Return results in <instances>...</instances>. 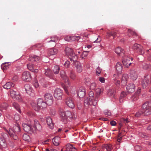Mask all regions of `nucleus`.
<instances>
[{
    "instance_id": "nucleus-56",
    "label": "nucleus",
    "mask_w": 151,
    "mask_h": 151,
    "mask_svg": "<svg viewBox=\"0 0 151 151\" xmlns=\"http://www.w3.org/2000/svg\"><path fill=\"white\" fill-rule=\"evenodd\" d=\"M141 148L140 146L139 145H136L134 147V149L136 151H139Z\"/></svg>"
},
{
    "instance_id": "nucleus-42",
    "label": "nucleus",
    "mask_w": 151,
    "mask_h": 151,
    "mask_svg": "<svg viewBox=\"0 0 151 151\" xmlns=\"http://www.w3.org/2000/svg\"><path fill=\"white\" fill-rule=\"evenodd\" d=\"M67 150H68L69 151H75L76 148L73 147L72 145L68 144L67 145Z\"/></svg>"
},
{
    "instance_id": "nucleus-58",
    "label": "nucleus",
    "mask_w": 151,
    "mask_h": 151,
    "mask_svg": "<svg viewBox=\"0 0 151 151\" xmlns=\"http://www.w3.org/2000/svg\"><path fill=\"white\" fill-rule=\"evenodd\" d=\"M101 40L100 37L98 36L97 39L94 41H93L94 43H99Z\"/></svg>"
},
{
    "instance_id": "nucleus-38",
    "label": "nucleus",
    "mask_w": 151,
    "mask_h": 151,
    "mask_svg": "<svg viewBox=\"0 0 151 151\" xmlns=\"http://www.w3.org/2000/svg\"><path fill=\"white\" fill-rule=\"evenodd\" d=\"M114 51L118 55H119L121 52L124 53L125 52L124 50L120 47H118L116 48L115 49Z\"/></svg>"
},
{
    "instance_id": "nucleus-9",
    "label": "nucleus",
    "mask_w": 151,
    "mask_h": 151,
    "mask_svg": "<svg viewBox=\"0 0 151 151\" xmlns=\"http://www.w3.org/2000/svg\"><path fill=\"white\" fill-rule=\"evenodd\" d=\"M97 102L98 99H95L94 101H93V100L90 101L89 98H86L84 100V104L85 106H88L89 105H90L91 103L93 106H95L97 105Z\"/></svg>"
},
{
    "instance_id": "nucleus-47",
    "label": "nucleus",
    "mask_w": 151,
    "mask_h": 151,
    "mask_svg": "<svg viewBox=\"0 0 151 151\" xmlns=\"http://www.w3.org/2000/svg\"><path fill=\"white\" fill-rule=\"evenodd\" d=\"M103 90L100 88H98L96 89V92L97 95H99L102 92Z\"/></svg>"
},
{
    "instance_id": "nucleus-50",
    "label": "nucleus",
    "mask_w": 151,
    "mask_h": 151,
    "mask_svg": "<svg viewBox=\"0 0 151 151\" xmlns=\"http://www.w3.org/2000/svg\"><path fill=\"white\" fill-rule=\"evenodd\" d=\"M128 32L129 34L130 33L131 35H134V36H137V35L134 31L130 29H129L128 30Z\"/></svg>"
},
{
    "instance_id": "nucleus-60",
    "label": "nucleus",
    "mask_w": 151,
    "mask_h": 151,
    "mask_svg": "<svg viewBox=\"0 0 151 151\" xmlns=\"http://www.w3.org/2000/svg\"><path fill=\"white\" fill-rule=\"evenodd\" d=\"M84 81L86 84L90 82V79L88 78H86L85 79Z\"/></svg>"
},
{
    "instance_id": "nucleus-27",
    "label": "nucleus",
    "mask_w": 151,
    "mask_h": 151,
    "mask_svg": "<svg viewBox=\"0 0 151 151\" xmlns=\"http://www.w3.org/2000/svg\"><path fill=\"white\" fill-rule=\"evenodd\" d=\"M58 52L57 50L55 48H52L49 50L48 54L49 56L54 55L57 54Z\"/></svg>"
},
{
    "instance_id": "nucleus-1",
    "label": "nucleus",
    "mask_w": 151,
    "mask_h": 151,
    "mask_svg": "<svg viewBox=\"0 0 151 151\" xmlns=\"http://www.w3.org/2000/svg\"><path fill=\"white\" fill-rule=\"evenodd\" d=\"M142 109L138 110L135 114L136 117H139L142 114L148 115L151 114V103L147 102L143 104Z\"/></svg>"
},
{
    "instance_id": "nucleus-18",
    "label": "nucleus",
    "mask_w": 151,
    "mask_h": 151,
    "mask_svg": "<svg viewBox=\"0 0 151 151\" xmlns=\"http://www.w3.org/2000/svg\"><path fill=\"white\" fill-rule=\"evenodd\" d=\"M135 86L133 83H130L127 86L126 89L129 93L133 92L135 90Z\"/></svg>"
},
{
    "instance_id": "nucleus-61",
    "label": "nucleus",
    "mask_w": 151,
    "mask_h": 151,
    "mask_svg": "<svg viewBox=\"0 0 151 151\" xmlns=\"http://www.w3.org/2000/svg\"><path fill=\"white\" fill-rule=\"evenodd\" d=\"M122 120L123 122L124 123H127L129 122V121L127 119L123 118Z\"/></svg>"
},
{
    "instance_id": "nucleus-7",
    "label": "nucleus",
    "mask_w": 151,
    "mask_h": 151,
    "mask_svg": "<svg viewBox=\"0 0 151 151\" xmlns=\"http://www.w3.org/2000/svg\"><path fill=\"white\" fill-rule=\"evenodd\" d=\"M10 95L13 99L20 101H22V97L18 92L11 91H10Z\"/></svg>"
},
{
    "instance_id": "nucleus-23",
    "label": "nucleus",
    "mask_w": 151,
    "mask_h": 151,
    "mask_svg": "<svg viewBox=\"0 0 151 151\" xmlns=\"http://www.w3.org/2000/svg\"><path fill=\"white\" fill-rule=\"evenodd\" d=\"M7 146V143L4 139L0 137V148H5Z\"/></svg>"
},
{
    "instance_id": "nucleus-63",
    "label": "nucleus",
    "mask_w": 151,
    "mask_h": 151,
    "mask_svg": "<svg viewBox=\"0 0 151 151\" xmlns=\"http://www.w3.org/2000/svg\"><path fill=\"white\" fill-rule=\"evenodd\" d=\"M69 65V62L68 61H67L65 62L64 63V65L66 67H68Z\"/></svg>"
},
{
    "instance_id": "nucleus-40",
    "label": "nucleus",
    "mask_w": 151,
    "mask_h": 151,
    "mask_svg": "<svg viewBox=\"0 0 151 151\" xmlns=\"http://www.w3.org/2000/svg\"><path fill=\"white\" fill-rule=\"evenodd\" d=\"M60 70L59 66L58 65H55L54 66L53 71L54 73L55 74H57L59 73Z\"/></svg>"
},
{
    "instance_id": "nucleus-41",
    "label": "nucleus",
    "mask_w": 151,
    "mask_h": 151,
    "mask_svg": "<svg viewBox=\"0 0 151 151\" xmlns=\"http://www.w3.org/2000/svg\"><path fill=\"white\" fill-rule=\"evenodd\" d=\"M51 40L49 41H47V42H56L58 40V38L56 36H54L53 37H50Z\"/></svg>"
},
{
    "instance_id": "nucleus-44",
    "label": "nucleus",
    "mask_w": 151,
    "mask_h": 151,
    "mask_svg": "<svg viewBox=\"0 0 151 151\" xmlns=\"http://www.w3.org/2000/svg\"><path fill=\"white\" fill-rule=\"evenodd\" d=\"M23 139L25 141H28L30 139V137L27 134H24L23 135Z\"/></svg>"
},
{
    "instance_id": "nucleus-57",
    "label": "nucleus",
    "mask_w": 151,
    "mask_h": 151,
    "mask_svg": "<svg viewBox=\"0 0 151 151\" xmlns=\"http://www.w3.org/2000/svg\"><path fill=\"white\" fill-rule=\"evenodd\" d=\"M123 63L124 65L127 68H128L129 66L132 64V63H129L128 65H127L126 62V61H123Z\"/></svg>"
},
{
    "instance_id": "nucleus-17",
    "label": "nucleus",
    "mask_w": 151,
    "mask_h": 151,
    "mask_svg": "<svg viewBox=\"0 0 151 151\" xmlns=\"http://www.w3.org/2000/svg\"><path fill=\"white\" fill-rule=\"evenodd\" d=\"M130 77L133 80H135L138 77L137 73L134 70H131Z\"/></svg>"
},
{
    "instance_id": "nucleus-30",
    "label": "nucleus",
    "mask_w": 151,
    "mask_h": 151,
    "mask_svg": "<svg viewBox=\"0 0 151 151\" xmlns=\"http://www.w3.org/2000/svg\"><path fill=\"white\" fill-rule=\"evenodd\" d=\"M65 51L66 54L68 55L71 56L73 53V49L70 47H66Z\"/></svg>"
},
{
    "instance_id": "nucleus-59",
    "label": "nucleus",
    "mask_w": 151,
    "mask_h": 151,
    "mask_svg": "<svg viewBox=\"0 0 151 151\" xmlns=\"http://www.w3.org/2000/svg\"><path fill=\"white\" fill-rule=\"evenodd\" d=\"M77 104L78 109L79 110L81 109L82 108V105L81 103L79 102H77Z\"/></svg>"
},
{
    "instance_id": "nucleus-15",
    "label": "nucleus",
    "mask_w": 151,
    "mask_h": 151,
    "mask_svg": "<svg viewBox=\"0 0 151 151\" xmlns=\"http://www.w3.org/2000/svg\"><path fill=\"white\" fill-rule=\"evenodd\" d=\"M24 130L26 132H28L30 131H32L33 128L30 124H27L26 123L22 124Z\"/></svg>"
},
{
    "instance_id": "nucleus-53",
    "label": "nucleus",
    "mask_w": 151,
    "mask_h": 151,
    "mask_svg": "<svg viewBox=\"0 0 151 151\" xmlns=\"http://www.w3.org/2000/svg\"><path fill=\"white\" fill-rule=\"evenodd\" d=\"M33 85L36 88H37L39 87V85L37 80H35L33 82Z\"/></svg>"
},
{
    "instance_id": "nucleus-35",
    "label": "nucleus",
    "mask_w": 151,
    "mask_h": 151,
    "mask_svg": "<svg viewBox=\"0 0 151 151\" xmlns=\"http://www.w3.org/2000/svg\"><path fill=\"white\" fill-rule=\"evenodd\" d=\"M126 95V93L124 91H122L121 94L119 101L120 103H122L124 102V97Z\"/></svg>"
},
{
    "instance_id": "nucleus-21",
    "label": "nucleus",
    "mask_w": 151,
    "mask_h": 151,
    "mask_svg": "<svg viewBox=\"0 0 151 151\" xmlns=\"http://www.w3.org/2000/svg\"><path fill=\"white\" fill-rule=\"evenodd\" d=\"M128 75L127 74L123 75L121 81V83L123 85H126L127 83V81L128 80Z\"/></svg>"
},
{
    "instance_id": "nucleus-52",
    "label": "nucleus",
    "mask_w": 151,
    "mask_h": 151,
    "mask_svg": "<svg viewBox=\"0 0 151 151\" xmlns=\"http://www.w3.org/2000/svg\"><path fill=\"white\" fill-rule=\"evenodd\" d=\"M114 83L115 85L117 87H118L120 86V81L118 80H116V81H114Z\"/></svg>"
},
{
    "instance_id": "nucleus-10",
    "label": "nucleus",
    "mask_w": 151,
    "mask_h": 151,
    "mask_svg": "<svg viewBox=\"0 0 151 151\" xmlns=\"http://www.w3.org/2000/svg\"><path fill=\"white\" fill-rule=\"evenodd\" d=\"M150 76L148 75L145 76L141 81V85L143 88H146L150 83Z\"/></svg>"
},
{
    "instance_id": "nucleus-64",
    "label": "nucleus",
    "mask_w": 151,
    "mask_h": 151,
    "mask_svg": "<svg viewBox=\"0 0 151 151\" xmlns=\"http://www.w3.org/2000/svg\"><path fill=\"white\" fill-rule=\"evenodd\" d=\"M46 151H58L57 150L53 148L49 149H46Z\"/></svg>"
},
{
    "instance_id": "nucleus-13",
    "label": "nucleus",
    "mask_w": 151,
    "mask_h": 151,
    "mask_svg": "<svg viewBox=\"0 0 151 151\" xmlns=\"http://www.w3.org/2000/svg\"><path fill=\"white\" fill-rule=\"evenodd\" d=\"M78 96L79 98H83L86 94L85 88L81 87L79 88L77 92Z\"/></svg>"
},
{
    "instance_id": "nucleus-12",
    "label": "nucleus",
    "mask_w": 151,
    "mask_h": 151,
    "mask_svg": "<svg viewBox=\"0 0 151 151\" xmlns=\"http://www.w3.org/2000/svg\"><path fill=\"white\" fill-rule=\"evenodd\" d=\"M22 79L24 81L28 82L31 80V76L30 73L28 71H25L22 74Z\"/></svg>"
},
{
    "instance_id": "nucleus-8",
    "label": "nucleus",
    "mask_w": 151,
    "mask_h": 151,
    "mask_svg": "<svg viewBox=\"0 0 151 151\" xmlns=\"http://www.w3.org/2000/svg\"><path fill=\"white\" fill-rule=\"evenodd\" d=\"M63 91L60 88L56 89L54 92V96L58 100L61 99L63 96Z\"/></svg>"
},
{
    "instance_id": "nucleus-29",
    "label": "nucleus",
    "mask_w": 151,
    "mask_h": 151,
    "mask_svg": "<svg viewBox=\"0 0 151 151\" xmlns=\"http://www.w3.org/2000/svg\"><path fill=\"white\" fill-rule=\"evenodd\" d=\"M14 84L12 82H9L5 84L3 86V88L6 89H9L12 87H14Z\"/></svg>"
},
{
    "instance_id": "nucleus-6",
    "label": "nucleus",
    "mask_w": 151,
    "mask_h": 151,
    "mask_svg": "<svg viewBox=\"0 0 151 151\" xmlns=\"http://www.w3.org/2000/svg\"><path fill=\"white\" fill-rule=\"evenodd\" d=\"M45 102L48 105H51L53 103V98L50 93H47L44 96Z\"/></svg>"
},
{
    "instance_id": "nucleus-19",
    "label": "nucleus",
    "mask_w": 151,
    "mask_h": 151,
    "mask_svg": "<svg viewBox=\"0 0 151 151\" xmlns=\"http://www.w3.org/2000/svg\"><path fill=\"white\" fill-rule=\"evenodd\" d=\"M24 88L26 93L31 96L32 93L33 92V90L30 85L29 84H26L24 85Z\"/></svg>"
},
{
    "instance_id": "nucleus-45",
    "label": "nucleus",
    "mask_w": 151,
    "mask_h": 151,
    "mask_svg": "<svg viewBox=\"0 0 151 151\" xmlns=\"http://www.w3.org/2000/svg\"><path fill=\"white\" fill-rule=\"evenodd\" d=\"M142 68L145 70L150 69L151 68V65L146 63H144L142 65Z\"/></svg>"
},
{
    "instance_id": "nucleus-62",
    "label": "nucleus",
    "mask_w": 151,
    "mask_h": 151,
    "mask_svg": "<svg viewBox=\"0 0 151 151\" xmlns=\"http://www.w3.org/2000/svg\"><path fill=\"white\" fill-rule=\"evenodd\" d=\"M12 79L14 81H16L18 79V76L17 75L14 76L12 77Z\"/></svg>"
},
{
    "instance_id": "nucleus-4",
    "label": "nucleus",
    "mask_w": 151,
    "mask_h": 151,
    "mask_svg": "<svg viewBox=\"0 0 151 151\" xmlns=\"http://www.w3.org/2000/svg\"><path fill=\"white\" fill-rule=\"evenodd\" d=\"M60 115L61 116L62 121L65 124L68 121H70L72 118L71 112L69 111L61 110Z\"/></svg>"
},
{
    "instance_id": "nucleus-48",
    "label": "nucleus",
    "mask_w": 151,
    "mask_h": 151,
    "mask_svg": "<svg viewBox=\"0 0 151 151\" xmlns=\"http://www.w3.org/2000/svg\"><path fill=\"white\" fill-rule=\"evenodd\" d=\"M104 114L107 116H110L111 114V111L108 109H106L104 111Z\"/></svg>"
},
{
    "instance_id": "nucleus-39",
    "label": "nucleus",
    "mask_w": 151,
    "mask_h": 151,
    "mask_svg": "<svg viewBox=\"0 0 151 151\" xmlns=\"http://www.w3.org/2000/svg\"><path fill=\"white\" fill-rule=\"evenodd\" d=\"M12 106L14 107L19 113H21V111L20 109L19 105L16 102H14L12 103Z\"/></svg>"
},
{
    "instance_id": "nucleus-26",
    "label": "nucleus",
    "mask_w": 151,
    "mask_h": 151,
    "mask_svg": "<svg viewBox=\"0 0 151 151\" xmlns=\"http://www.w3.org/2000/svg\"><path fill=\"white\" fill-rule=\"evenodd\" d=\"M112 149V146L111 144H107L103 145L102 147L101 151H110Z\"/></svg>"
},
{
    "instance_id": "nucleus-22",
    "label": "nucleus",
    "mask_w": 151,
    "mask_h": 151,
    "mask_svg": "<svg viewBox=\"0 0 151 151\" xmlns=\"http://www.w3.org/2000/svg\"><path fill=\"white\" fill-rule=\"evenodd\" d=\"M45 74L50 79H52L54 80L53 76V74L51 70L49 69H47L45 71Z\"/></svg>"
},
{
    "instance_id": "nucleus-49",
    "label": "nucleus",
    "mask_w": 151,
    "mask_h": 151,
    "mask_svg": "<svg viewBox=\"0 0 151 151\" xmlns=\"http://www.w3.org/2000/svg\"><path fill=\"white\" fill-rule=\"evenodd\" d=\"M14 120L16 121H19L20 119V116L19 114H16L14 115Z\"/></svg>"
},
{
    "instance_id": "nucleus-25",
    "label": "nucleus",
    "mask_w": 151,
    "mask_h": 151,
    "mask_svg": "<svg viewBox=\"0 0 151 151\" xmlns=\"http://www.w3.org/2000/svg\"><path fill=\"white\" fill-rule=\"evenodd\" d=\"M46 120L48 126L50 128L52 129L53 128V124L51 118L50 117L47 116L46 117Z\"/></svg>"
},
{
    "instance_id": "nucleus-51",
    "label": "nucleus",
    "mask_w": 151,
    "mask_h": 151,
    "mask_svg": "<svg viewBox=\"0 0 151 151\" xmlns=\"http://www.w3.org/2000/svg\"><path fill=\"white\" fill-rule=\"evenodd\" d=\"M70 78L72 79H74L76 77L75 74L72 71H71L70 72Z\"/></svg>"
},
{
    "instance_id": "nucleus-55",
    "label": "nucleus",
    "mask_w": 151,
    "mask_h": 151,
    "mask_svg": "<svg viewBox=\"0 0 151 151\" xmlns=\"http://www.w3.org/2000/svg\"><path fill=\"white\" fill-rule=\"evenodd\" d=\"M119 76L118 73L117 74H114L113 76V80L116 81V80H117Z\"/></svg>"
},
{
    "instance_id": "nucleus-54",
    "label": "nucleus",
    "mask_w": 151,
    "mask_h": 151,
    "mask_svg": "<svg viewBox=\"0 0 151 151\" xmlns=\"http://www.w3.org/2000/svg\"><path fill=\"white\" fill-rule=\"evenodd\" d=\"M101 72V69L99 67H98L96 70V72L97 75L99 76Z\"/></svg>"
},
{
    "instance_id": "nucleus-43",
    "label": "nucleus",
    "mask_w": 151,
    "mask_h": 151,
    "mask_svg": "<svg viewBox=\"0 0 151 151\" xmlns=\"http://www.w3.org/2000/svg\"><path fill=\"white\" fill-rule=\"evenodd\" d=\"M88 52V51H84L81 55V58L82 59H85L87 57Z\"/></svg>"
},
{
    "instance_id": "nucleus-16",
    "label": "nucleus",
    "mask_w": 151,
    "mask_h": 151,
    "mask_svg": "<svg viewBox=\"0 0 151 151\" xmlns=\"http://www.w3.org/2000/svg\"><path fill=\"white\" fill-rule=\"evenodd\" d=\"M34 125L33 126V128L35 130L41 131L42 129V127L40 124L39 122L36 119L34 120Z\"/></svg>"
},
{
    "instance_id": "nucleus-3",
    "label": "nucleus",
    "mask_w": 151,
    "mask_h": 151,
    "mask_svg": "<svg viewBox=\"0 0 151 151\" xmlns=\"http://www.w3.org/2000/svg\"><path fill=\"white\" fill-rule=\"evenodd\" d=\"M5 122L6 123H4V124H3L1 127L3 128L4 130L9 134V136L12 139L14 140L18 139L17 134L13 129L9 128L7 123L6 122Z\"/></svg>"
},
{
    "instance_id": "nucleus-11",
    "label": "nucleus",
    "mask_w": 151,
    "mask_h": 151,
    "mask_svg": "<svg viewBox=\"0 0 151 151\" xmlns=\"http://www.w3.org/2000/svg\"><path fill=\"white\" fill-rule=\"evenodd\" d=\"M27 66L29 70L35 73H37L40 68V66H36V65H34L31 64H27Z\"/></svg>"
},
{
    "instance_id": "nucleus-34",
    "label": "nucleus",
    "mask_w": 151,
    "mask_h": 151,
    "mask_svg": "<svg viewBox=\"0 0 151 151\" xmlns=\"http://www.w3.org/2000/svg\"><path fill=\"white\" fill-rule=\"evenodd\" d=\"M75 64L76 65V66L77 72L79 73H81L82 71V68L81 63L79 62H76V63H75Z\"/></svg>"
},
{
    "instance_id": "nucleus-46",
    "label": "nucleus",
    "mask_w": 151,
    "mask_h": 151,
    "mask_svg": "<svg viewBox=\"0 0 151 151\" xmlns=\"http://www.w3.org/2000/svg\"><path fill=\"white\" fill-rule=\"evenodd\" d=\"M96 86V85L95 82L91 83L90 85V88L92 90H95Z\"/></svg>"
},
{
    "instance_id": "nucleus-24",
    "label": "nucleus",
    "mask_w": 151,
    "mask_h": 151,
    "mask_svg": "<svg viewBox=\"0 0 151 151\" xmlns=\"http://www.w3.org/2000/svg\"><path fill=\"white\" fill-rule=\"evenodd\" d=\"M116 72L118 74L122 73V66L120 63H117L115 66Z\"/></svg>"
},
{
    "instance_id": "nucleus-2",
    "label": "nucleus",
    "mask_w": 151,
    "mask_h": 151,
    "mask_svg": "<svg viewBox=\"0 0 151 151\" xmlns=\"http://www.w3.org/2000/svg\"><path fill=\"white\" fill-rule=\"evenodd\" d=\"M31 104L33 108L36 111H39L40 109L46 108L47 105L46 102L44 101L41 98H38L36 102L32 101Z\"/></svg>"
},
{
    "instance_id": "nucleus-32",
    "label": "nucleus",
    "mask_w": 151,
    "mask_h": 151,
    "mask_svg": "<svg viewBox=\"0 0 151 151\" xmlns=\"http://www.w3.org/2000/svg\"><path fill=\"white\" fill-rule=\"evenodd\" d=\"M13 129L17 134L20 132L21 128L19 124L17 123L14 125Z\"/></svg>"
},
{
    "instance_id": "nucleus-36",
    "label": "nucleus",
    "mask_w": 151,
    "mask_h": 151,
    "mask_svg": "<svg viewBox=\"0 0 151 151\" xmlns=\"http://www.w3.org/2000/svg\"><path fill=\"white\" fill-rule=\"evenodd\" d=\"M29 59V60L32 61H37L40 59V58L38 56L34 55L30 57Z\"/></svg>"
},
{
    "instance_id": "nucleus-20",
    "label": "nucleus",
    "mask_w": 151,
    "mask_h": 151,
    "mask_svg": "<svg viewBox=\"0 0 151 151\" xmlns=\"http://www.w3.org/2000/svg\"><path fill=\"white\" fill-rule=\"evenodd\" d=\"M61 77L63 79H65V83L66 85H69L70 83L68 81V79L67 76H66L65 71L64 70H61L60 72Z\"/></svg>"
},
{
    "instance_id": "nucleus-31",
    "label": "nucleus",
    "mask_w": 151,
    "mask_h": 151,
    "mask_svg": "<svg viewBox=\"0 0 151 151\" xmlns=\"http://www.w3.org/2000/svg\"><path fill=\"white\" fill-rule=\"evenodd\" d=\"M8 104L6 103H2L0 105V110H7L9 107Z\"/></svg>"
},
{
    "instance_id": "nucleus-33",
    "label": "nucleus",
    "mask_w": 151,
    "mask_h": 151,
    "mask_svg": "<svg viewBox=\"0 0 151 151\" xmlns=\"http://www.w3.org/2000/svg\"><path fill=\"white\" fill-rule=\"evenodd\" d=\"M69 59L70 60L73 62V63L75 62L76 63L77 61V60L78 59V56L77 55H76L75 53H73V54L71 55V56H70Z\"/></svg>"
},
{
    "instance_id": "nucleus-14",
    "label": "nucleus",
    "mask_w": 151,
    "mask_h": 151,
    "mask_svg": "<svg viewBox=\"0 0 151 151\" xmlns=\"http://www.w3.org/2000/svg\"><path fill=\"white\" fill-rule=\"evenodd\" d=\"M65 102L66 105L69 107L73 108L74 107V104L71 98L66 97L65 99Z\"/></svg>"
},
{
    "instance_id": "nucleus-28",
    "label": "nucleus",
    "mask_w": 151,
    "mask_h": 151,
    "mask_svg": "<svg viewBox=\"0 0 151 151\" xmlns=\"http://www.w3.org/2000/svg\"><path fill=\"white\" fill-rule=\"evenodd\" d=\"M60 138L58 137H56L52 139V141L54 145L55 146H58L59 145Z\"/></svg>"
},
{
    "instance_id": "nucleus-37",
    "label": "nucleus",
    "mask_w": 151,
    "mask_h": 151,
    "mask_svg": "<svg viewBox=\"0 0 151 151\" xmlns=\"http://www.w3.org/2000/svg\"><path fill=\"white\" fill-rule=\"evenodd\" d=\"M88 97L90 99V101L93 100V101H94L95 99H97L98 100V99L97 97H94V93L92 91H89L88 93Z\"/></svg>"
},
{
    "instance_id": "nucleus-5",
    "label": "nucleus",
    "mask_w": 151,
    "mask_h": 151,
    "mask_svg": "<svg viewBox=\"0 0 151 151\" xmlns=\"http://www.w3.org/2000/svg\"><path fill=\"white\" fill-rule=\"evenodd\" d=\"M132 48L136 52L142 55H143L144 53V50L143 47L139 44L137 43L134 44Z\"/></svg>"
}]
</instances>
